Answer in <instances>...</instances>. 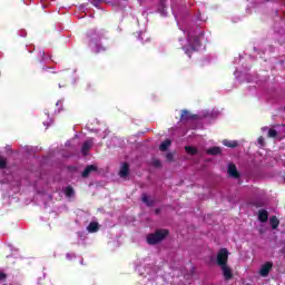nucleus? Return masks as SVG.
Returning <instances> with one entry per match:
<instances>
[{"mask_svg": "<svg viewBox=\"0 0 285 285\" xmlns=\"http://www.w3.org/2000/svg\"><path fill=\"white\" fill-rule=\"evenodd\" d=\"M168 235H170L168 229H156L155 233L147 235L146 240L149 246H157V244H161V242H164Z\"/></svg>", "mask_w": 285, "mask_h": 285, "instance_id": "obj_1", "label": "nucleus"}, {"mask_svg": "<svg viewBox=\"0 0 285 285\" xmlns=\"http://www.w3.org/2000/svg\"><path fill=\"white\" fill-rule=\"evenodd\" d=\"M267 137L269 139H277V141H282L285 139V126L274 125L273 128L268 129Z\"/></svg>", "mask_w": 285, "mask_h": 285, "instance_id": "obj_2", "label": "nucleus"}, {"mask_svg": "<svg viewBox=\"0 0 285 285\" xmlns=\"http://www.w3.org/2000/svg\"><path fill=\"white\" fill-rule=\"evenodd\" d=\"M59 104H61V101H58V102H57V106H59Z\"/></svg>", "mask_w": 285, "mask_h": 285, "instance_id": "obj_30", "label": "nucleus"}, {"mask_svg": "<svg viewBox=\"0 0 285 285\" xmlns=\"http://www.w3.org/2000/svg\"><path fill=\"white\" fill-rule=\"evenodd\" d=\"M156 215H159V209H156Z\"/></svg>", "mask_w": 285, "mask_h": 285, "instance_id": "obj_29", "label": "nucleus"}, {"mask_svg": "<svg viewBox=\"0 0 285 285\" xmlns=\"http://www.w3.org/2000/svg\"><path fill=\"white\" fill-rule=\"evenodd\" d=\"M88 233H97L99 230V223L91 222L87 227Z\"/></svg>", "mask_w": 285, "mask_h": 285, "instance_id": "obj_16", "label": "nucleus"}, {"mask_svg": "<svg viewBox=\"0 0 285 285\" xmlns=\"http://www.w3.org/2000/svg\"><path fill=\"white\" fill-rule=\"evenodd\" d=\"M185 151L187 155H193V156L197 155V148L193 146H186Z\"/></svg>", "mask_w": 285, "mask_h": 285, "instance_id": "obj_21", "label": "nucleus"}, {"mask_svg": "<svg viewBox=\"0 0 285 285\" xmlns=\"http://www.w3.org/2000/svg\"><path fill=\"white\" fill-rule=\"evenodd\" d=\"M95 48H96V52H106V47L99 43H96Z\"/></svg>", "mask_w": 285, "mask_h": 285, "instance_id": "obj_23", "label": "nucleus"}, {"mask_svg": "<svg viewBox=\"0 0 285 285\" xmlns=\"http://www.w3.org/2000/svg\"><path fill=\"white\" fill-rule=\"evenodd\" d=\"M227 175L232 177V179H239L242 177V174L237 170V166L233 163L227 167Z\"/></svg>", "mask_w": 285, "mask_h": 285, "instance_id": "obj_7", "label": "nucleus"}, {"mask_svg": "<svg viewBox=\"0 0 285 285\" xmlns=\"http://www.w3.org/2000/svg\"><path fill=\"white\" fill-rule=\"evenodd\" d=\"M262 130H268V127H263Z\"/></svg>", "mask_w": 285, "mask_h": 285, "instance_id": "obj_28", "label": "nucleus"}, {"mask_svg": "<svg viewBox=\"0 0 285 285\" xmlns=\"http://www.w3.org/2000/svg\"><path fill=\"white\" fill-rule=\"evenodd\" d=\"M220 271L223 272L224 278L228 282L233 279V269L228 265H222Z\"/></svg>", "mask_w": 285, "mask_h": 285, "instance_id": "obj_9", "label": "nucleus"}, {"mask_svg": "<svg viewBox=\"0 0 285 285\" xmlns=\"http://www.w3.org/2000/svg\"><path fill=\"white\" fill-rule=\"evenodd\" d=\"M98 168L96 165H88L85 170L81 173V177H83V179L90 177V173H97Z\"/></svg>", "mask_w": 285, "mask_h": 285, "instance_id": "obj_10", "label": "nucleus"}, {"mask_svg": "<svg viewBox=\"0 0 285 285\" xmlns=\"http://www.w3.org/2000/svg\"><path fill=\"white\" fill-rule=\"evenodd\" d=\"M269 224L273 230H277V228H279V219L277 216H272L269 218Z\"/></svg>", "mask_w": 285, "mask_h": 285, "instance_id": "obj_15", "label": "nucleus"}, {"mask_svg": "<svg viewBox=\"0 0 285 285\" xmlns=\"http://www.w3.org/2000/svg\"><path fill=\"white\" fill-rule=\"evenodd\" d=\"M271 271H273V262H266L261 266V269H259L261 277H268V275H271Z\"/></svg>", "mask_w": 285, "mask_h": 285, "instance_id": "obj_8", "label": "nucleus"}, {"mask_svg": "<svg viewBox=\"0 0 285 285\" xmlns=\"http://www.w3.org/2000/svg\"><path fill=\"white\" fill-rule=\"evenodd\" d=\"M170 146H173V140L170 139H166L165 141H163L160 145H159V150L161 153H166V150H168V148H170Z\"/></svg>", "mask_w": 285, "mask_h": 285, "instance_id": "obj_13", "label": "nucleus"}, {"mask_svg": "<svg viewBox=\"0 0 285 285\" xmlns=\"http://www.w3.org/2000/svg\"><path fill=\"white\" fill-rule=\"evenodd\" d=\"M196 119H199V116L191 114L188 109H183L180 111V121H195Z\"/></svg>", "mask_w": 285, "mask_h": 285, "instance_id": "obj_5", "label": "nucleus"}, {"mask_svg": "<svg viewBox=\"0 0 285 285\" xmlns=\"http://www.w3.org/2000/svg\"><path fill=\"white\" fill-rule=\"evenodd\" d=\"M8 168V158L0 156V170Z\"/></svg>", "mask_w": 285, "mask_h": 285, "instance_id": "obj_20", "label": "nucleus"}, {"mask_svg": "<svg viewBox=\"0 0 285 285\" xmlns=\"http://www.w3.org/2000/svg\"><path fill=\"white\" fill-rule=\"evenodd\" d=\"M1 279H6V274L0 273V281H1Z\"/></svg>", "mask_w": 285, "mask_h": 285, "instance_id": "obj_27", "label": "nucleus"}, {"mask_svg": "<svg viewBox=\"0 0 285 285\" xmlns=\"http://www.w3.org/2000/svg\"><path fill=\"white\" fill-rule=\"evenodd\" d=\"M65 195L67 197H72V195H75V189L72 188V186L68 185L65 189Z\"/></svg>", "mask_w": 285, "mask_h": 285, "instance_id": "obj_22", "label": "nucleus"}, {"mask_svg": "<svg viewBox=\"0 0 285 285\" xmlns=\"http://www.w3.org/2000/svg\"><path fill=\"white\" fill-rule=\"evenodd\" d=\"M258 220L262 222V224L268 222V212L266 209H261L258 212Z\"/></svg>", "mask_w": 285, "mask_h": 285, "instance_id": "obj_12", "label": "nucleus"}, {"mask_svg": "<svg viewBox=\"0 0 285 285\" xmlns=\"http://www.w3.org/2000/svg\"><path fill=\"white\" fill-rule=\"evenodd\" d=\"M153 166H154L155 168H161V160L155 159V160L153 161Z\"/></svg>", "mask_w": 285, "mask_h": 285, "instance_id": "obj_25", "label": "nucleus"}, {"mask_svg": "<svg viewBox=\"0 0 285 285\" xmlns=\"http://www.w3.org/2000/svg\"><path fill=\"white\" fill-rule=\"evenodd\" d=\"M128 175H130V165H128V163H124L119 170V177L124 179L128 177Z\"/></svg>", "mask_w": 285, "mask_h": 285, "instance_id": "obj_11", "label": "nucleus"}, {"mask_svg": "<svg viewBox=\"0 0 285 285\" xmlns=\"http://www.w3.org/2000/svg\"><path fill=\"white\" fill-rule=\"evenodd\" d=\"M223 144L227 147V148H237L239 146V142H237V140H228L225 139L223 140Z\"/></svg>", "mask_w": 285, "mask_h": 285, "instance_id": "obj_17", "label": "nucleus"}, {"mask_svg": "<svg viewBox=\"0 0 285 285\" xmlns=\"http://www.w3.org/2000/svg\"><path fill=\"white\" fill-rule=\"evenodd\" d=\"M228 255L229 252L227 248H220L216 256L217 266L222 267L228 265Z\"/></svg>", "mask_w": 285, "mask_h": 285, "instance_id": "obj_3", "label": "nucleus"}, {"mask_svg": "<svg viewBox=\"0 0 285 285\" xmlns=\"http://www.w3.org/2000/svg\"><path fill=\"white\" fill-rule=\"evenodd\" d=\"M166 160L170 163L175 161V155L173 153L166 154Z\"/></svg>", "mask_w": 285, "mask_h": 285, "instance_id": "obj_24", "label": "nucleus"}, {"mask_svg": "<svg viewBox=\"0 0 285 285\" xmlns=\"http://www.w3.org/2000/svg\"><path fill=\"white\" fill-rule=\"evenodd\" d=\"M207 155L217 156L222 155V148L220 147H210L207 149Z\"/></svg>", "mask_w": 285, "mask_h": 285, "instance_id": "obj_19", "label": "nucleus"}, {"mask_svg": "<svg viewBox=\"0 0 285 285\" xmlns=\"http://www.w3.org/2000/svg\"><path fill=\"white\" fill-rule=\"evenodd\" d=\"M141 202H142L144 204H146V206H148V207L155 206V200H154V199H150V198L148 197V194H145V193L141 195Z\"/></svg>", "mask_w": 285, "mask_h": 285, "instance_id": "obj_14", "label": "nucleus"}, {"mask_svg": "<svg viewBox=\"0 0 285 285\" xmlns=\"http://www.w3.org/2000/svg\"><path fill=\"white\" fill-rule=\"evenodd\" d=\"M173 3V0H160L158 4V12L163 16L166 17L168 14V7Z\"/></svg>", "mask_w": 285, "mask_h": 285, "instance_id": "obj_6", "label": "nucleus"}, {"mask_svg": "<svg viewBox=\"0 0 285 285\" xmlns=\"http://www.w3.org/2000/svg\"><path fill=\"white\" fill-rule=\"evenodd\" d=\"M257 141H258L259 146H265L264 137L263 136H259Z\"/></svg>", "mask_w": 285, "mask_h": 285, "instance_id": "obj_26", "label": "nucleus"}, {"mask_svg": "<svg viewBox=\"0 0 285 285\" xmlns=\"http://www.w3.org/2000/svg\"><path fill=\"white\" fill-rule=\"evenodd\" d=\"M190 41L191 40L189 38V45L185 49L186 55H188L189 57H190L191 52H197V50H199V47L202 46V42L199 41V38H197V37L194 38V43H191Z\"/></svg>", "mask_w": 285, "mask_h": 285, "instance_id": "obj_4", "label": "nucleus"}, {"mask_svg": "<svg viewBox=\"0 0 285 285\" xmlns=\"http://www.w3.org/2000/svg\"><path fill=\"white\" fill-rule=\"evenodd\" d=\"M92 146V141L86 140L82 145L81 153L82 155H88L90 147Z\"/></svg>", "mask_w": 285, "mask_h": 285, "instance_id": "obj_18", "label": "nucleus"}]
</instances>
